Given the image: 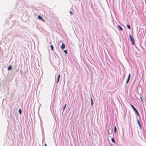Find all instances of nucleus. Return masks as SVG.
I'll return each mask as SVG.
<instances>
[{
	"mask_svg": "<svg viewBox=\"0 0 146 146\" xmlns=\"http://www.w3.org/2000/svg\"><path fill=\"white\" fill-rule=\"evenodd\" d=\"M131 106L132 107V108L134 110V111L137 114V115L138 116H139V114L138 111H137L136 110V109L135 108V107L132 104H131Z\"/></svg>",
	"mask_w": 146,
	"mask_h": 146,
	"instance_id": "f257e3e1",
	"label": "nucleus"
},
{
	"mask_svg": "<svg viewBox=\"0 0 146 146\" xmlns=\"http://www.w3.org/2000/svg\"><path fill=\"white\" fill-rule=\"evenodd\" d=\"M129 37L130 38V40L132 44L133 45H134L135 43V42L133 38L131 36V35H129Z\"/></svg>",
	"mask_w": 146,
	"mask_h": 146,
	"instance_id": "f03ea898",
	"label": "nucleus"
},
{
	"mask_svg": "<svg viewBox=\"0 0 146 146\" xmlns=\"http://www.w3.org/2000/svg\"><path fill=\"white\" fill-rule=\"evenodd\" d=\"M38 17L39 19L42 20L44 22H45V21L43 19L40 15H38Z\"/></svg>",
	"mask_w": 146,
	"mask_h": 146,
	"instance_id": "7ed1b4c3",
	"label": "nucleus"
},
{
	"mask_svg": "<svg viewBox=\"0 0 146 146\" xmlns=\"http://www.w3.org/2000/svg\"><path fill=\"white\" fill-rule=\"evenodd\" d=\"M130 73H129V74L128 77V78L127 79V80L126 82V83L127 84L128 83L129 80L130 79Z\"/></svg>",
	"mask_w": 146,
	"mask_h": 146,
	"instance_id": "20e7f679",
	"label": "nucleus"
},
{
	"mask_svg": "<svg viewBox=\"0 0 146 146\" xmlns=\"http://www.w3.org/2000/svg\"><path fill=\"white\" fill-rule=\"evenodd\" d=\"M65 44H64V43H62V45H61V49H62V50H64V48H65Z\"/></svg>",
	"mask_w": 146,
	"mask_h": 146,
	"instance_id": "39448f33",
	"label": "nucleus"
},
{
	"mask_svg": "<svg viewBox=\"0 0 146 146\" xmlns=\"http://www.w3.org/2000/svg\"><path fill=\"white\" fill-rule=\"evenodd\" d=\"M108 131L109 134H111L112 132V129L110 128L108 129Z\"/></svg>",
	"mask_w": 146,
	"mask_h": 146,
	"instance_id": "423d86ee",
	"label": "nucleus"
},
{
	"mask_svg": "<svg viewBox=\"0 0 146 146\" xmlns=\"http://www.w3.org/2000/svg\"><path fill=\"white\" fill-rule=\"evenodd\" d=\"M60 77V75L59 74L58 76V78H57V83H58L59 82Z\"/></svg>",
	"mask_w": 146,
	"mask_h": 146,
	"instance_id": "0eeeda50",
	"label": "nucleus"
},
{
	"mask_svg": "<svg viewBox=\"0 0 146 146\" xmlns=\"http://www.w3.org/2000/svg\"><path fill=\"white\" fill-rule=\"evenodd\" d=\"M12 69V67L10 66H9L8 67V70H11Z\"/></svg>",
	"mask_w": 146,
	"mask_h": 146,
	"instance_id": "6e6552de",
	"label": "nucleus"
},
{
	"mask_svg": "<svg viewBox=\"0 0 146 146\" xmlns=\"http://www.w3.org/2000/svg\"><path fill=\"white\" fill-rule=\"evenodd\" d=\"M50 48H51V50L52 51H53V50H54V47H53V46L52 45H50Z\"/></svg>",
	"mask_w": 146,
	"mask_h": 146,
	"instance_id": "1a4fd4ad",
	"label": "nucleus"
},
{
	"mask_svg": "<svg viewBox=\"0 0 146 146\" xmlns=\"http://www.w3.org/2000/svg\"><path fill=\"white\" fill-rule=\"evenodd\" d=\"M117 128L116 126H115L114 127V132L115 133L116 132Z\"/></svg>",
	"mask_w": 146,
	"mask_h": 146,
	"instance_id": "9d476101",
	"label": "nucleus"
},
{
	"mask_svg": "<svg viewBox=\"0 0 146 146\" xmlns=\"http://www.w3.org/2000/svg\"><path fill=\"white\" fill-rule=\"evenodd\" d=\"M111 141L113 143H115V141H114V140L113 138H111Z\"/></svg>",
	"mask_w": 146,
	"mask_h": 146,
	"instance_id": "9b49d317",
	"label": "nucleus"
},
{
	"mask_svg": "<svg viewBox=\"0 0 146 146\" xmlns=\"http://www.w3.org/2000/svg\"><path fill=\"white\" fill-rule=\"evenodd\" d=\"M118 27L121 31H122L123 30L122 28L120 25H118Z\"/></svg>",
	"mask_w": 146,
	"mask_h": 146,
	"instance_id": "f8f14e48",
	"label": "nucleus"
},
{
	"mask_svg": "<svg viewBox=\"0 0 146 146\" xmlns=\"http://www.w3.org/2000/svg\"><path fill=\"white\" fill-rule=\"evenodd\" d=\"M91 105H92V106H93V103L92 99V98H91Z\"/></svg>",
	"mask_w": 146,
	"mask_h": 146,
	"instance_id": "ddd939ff",
	"label": "nucleus"
},
{
	"mask_svg": "<svg viewBox=\"0 0 146 146\" xmlns=\"http://www.w3.org/2000/svg\"><path fill=\"white\" fill-rule=\"evenodd\" d=\"M127 28L128 29H130L131 28H130V26L129 25H127Z\"/></svg>",
	"mask_w": 146,
	"mask_h": 146,
	"instance_id": "4468645a",
	"label": "nucleus"
},
{
	"mask_svg": "<svg viewBox=\"0 0 146 146\" xmlns=\"http://www.w3.org/2000/svg\"><path fill=\"white\" fill-rule=\"evenodd\" d=\"M19 113L21 114L22 113L21 110L20 109H19Z\"/></svg>",
	"mask_w": 146,
	"mask_h": 146,
	"instance_id": "2eb2a0df",
	"label": "nucleus"
},
{
	"mask_svg": "<svg viewBox=\"0 0 146 146\" xmlns=\"http://www.w3.org/2000/svg\"><path fill=\"white\" fill-rule=\"evenodd\" d=\"M137 121V122H138V124L141 127V125L140 124V123L139 121L138 120Z\"/></svg>",
	"mask_w": 146,
	"mask_h": 146,
	"instance_id": "dca6fc26",
	"label": "nucleus"
},
{
	"mask_svg": "<svg viewBox=\"0 0 146 146\" xmlns=\"http://www.w3.org/2000/svg\"><path fill=\"white\" fill-rule=\"evenodd\" d=\"M64 52H65L66 54H67V51L66 50H64Z\"/></svg>",
	"mask_w": 146,
	"mask_h": 146,
	"instance_id": "f3484780",
	"label": "nucleus"
},
{
	"mask_svg": "<svg viewBox=\"0 0 146 146\" xmlns=\"http://www.w3.org/2000/svg\"><path fill=\"white\" fill-rule=\"evenodd\" d=\"M66 104H65V106H64V108H63V110H64V109H65V108H66Z\"/></svg>",
	"mask_w": 146,
	"mask_h": 146,
	"instance_id": "a211bd4d",
	"label": "nucleus"
},
{
	"mask_svg": "<svg viewBox=\"0 0 146 146\" xmlns=\"http://www.w3.org/2000/svg\"><path fill=\"white\" fill-rule=\"evenodd\" d=\"M70 13L71 15H72V14H73V13L71 11H70Z\"/></svg>",
	"mask_w": 146,
	"mask_h": 146,
	"instance_id": "6ab92c4d",
	"label": "nucleus"
},
{
	"mask_svg": "<svg viewBox=\"0 0 146 146\" xmlns=\"http://www.w3.org/2000/svg\"><path fill=\"white\" fill-rule=\"evenodd\" d=\"M44 146H47V145L46 144V143H45V144H44Z\"/></svg>",
	"mask_w": 146,
	"mask_h": 146,
	"instance_id": "aec40b11",
	"label": "nucleus"
}]
</instances>
